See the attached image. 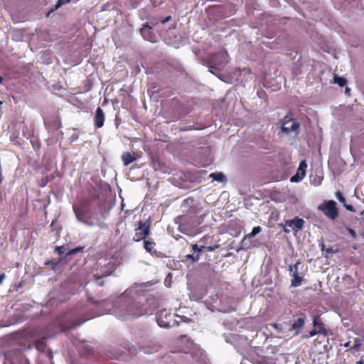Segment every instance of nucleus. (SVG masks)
Returning <instances> with one entry per match:
<instances>
[{
  "instance_id": "nucleus-27",
  "label": "nucleus",
  "mask_w": 364,
  "mask_h": 364,
  "mask_svg": "<svg viewBox=\"0 0 364 364\" xmlns=\"http://www.w3.org/2000/svg\"><path fill=\"white\" fill-rule=\"evenodd\" d=\"M321 250H322L323 255L325 252L326 257H328V255L333 252V248L332 247H328L326 248V246L324 245L323 243L321 244Z\"/></svg>"
},
{
  "instance_id": "nucleus-37",
  "label": "nucleus",
  "mask_w": 364,
  "mask_h": 364,
  "mask_svg": "<svg viewBox=\"0 0 364 364\" xmlns=\"http://www.w3.org/2000/svg\"><path fill=\"white\" fill-rule=\"evenodd\" d=\"M325 339L323 338V336H319L316 340H315V343H322L323 341H324Z\"/></svg>"
},
{
  "instance_id": "nucleus-14",
  "label": "nucleus",
  "mask_w": 364,
  "mask_h": 364,
  "mask_svg": "<svg viewBox=\"0 0 364 364\" xmlns=\"http://www.w3.org/2000/svg\"><path fill=\"white\" fill-rule=\"evenodd\" d=\"M105 119V113L103 112V109L100 107H97L96 109L95 115V118H94L95 125L97 128H101L104 125Z\"/></svg>"
},
{
  "instance_id": "nucleus-46",
  "label": "nucleus",
  "mask_w": 364,
  "mask_h": 364,
  "mask_svg": "<svg viewBox=\"0 0 364 364\" xmlns=\"http://www.w3.org/2000/svg\"><path fill=\"white\" fill-rule=\"evenodd\" d=\"M345 91H346V93H347V94H348V93H349V92H350V89L349 87H346V90H345Z\"/></svg>"
},
{
  "instance_id": "nucleus-24",
  "label": "nucleus",
  "mask_w": 364,
  "mask_h": 364,
  "mask_svg": "<svg viewBox=\"0 0 364 364\" xmlns=\"http://www.w3.org/2000/svg\"><path fill=\"white\" fill-rule=\"evenodd\" d=\"M68 245H64L61 246H58L55 248V252L60 256L65 255V257H67L66 252L68 251Z\"/></svg>"
},
{
  "instance_id": "nucleus-11",
  "label": "nucleus",
  "mask_w": 364,
  "mask_h": 364,
  "mask_svg": "<svg viewBox=\"0 0 364 364\" xmlns=\"http://www.w3.org/2000/svg\"><path fill=\"white\" fill-rule=\"evenodd\" d=\"M304 220L302 218L299 217H295L292 220H286L283 230L286 233H289L291 232V228L292 230H298L303 228L304 225Z\"/></svg>"
},
{
  "instance_id": "nucleus-3",
  "label": "nucleus",
  "mask_w": 364,
  "mask_h": 364,
  "mask_svg": "<svg viewBox=\"0 0 364 364\" xmlns=\"http://www.w3.org/2000/svg\"><path fill=\"white\" fill-rule=\"evenodd\" d=\"M228 61L229 56L227 51L221 50L211 55L206 62V65L210 73L225 82L226 75L221 73V71Z\"/></svg>"
},
{
  "instance_id": "nucleus-33",
  "label": "nucleus",
  "mask_w": 364,
  "mask_h": 364,
  "mask_svg": "<svg viewBox=\"0 0 364 364\" xmlns=\"http://www.w3.org/2000/svg\"><path fill=\"white\" fill-rule=\"evenodd\" d=\"M336 198L337 199L341 202L344 205H346V199L345 198V196H343V194L341 192V191H338L336 193Z\"/></svg>"
},
{
  "instance_id": "nucleus-48",
  "label": "nucleus",
  "mask_w": 364,
  "mask_h": 364,
  "mask_svg": "<svg viewBox=\"0 0 364 364\" xmlns=\"http://www.w3.org/2000/svg\"><path fill=\"white\" fill-rule=\"evenodd\" d=\"M3 105V102L2 101H0V110L1 109V106Z\"/></svg>"
},
{
  "instance_id": "nucleus-7",
  "label": "nucleus",
  "mask_w": 364,
  "mask_h": 364,
  "mask_svg": "<svg viewBox=\"0 0 364 364\" xmlns=\"http://www.w3.org/2000/svg\"><path fill=\"white\" fill-rule=\"evenodd\" d=\"M281 131L285 134L294 133L298 134L300 124L296 122L290 115H286L281 120Z\"/></svg>"
},
{
  "instance_id": "nucleus-19",
  "label": "nucleus",
  "mask_w": 364,
  "mask_h": 364,
  "mask_svg": "<svg viewBox=\"0 0 364 364\" xmlns=\"http://www.w3.org/2000/svg\"><path fill=\"white\" fill-rule=\"evenodd\" d=\"M122 161L124 166H128L129 164L136 161V158L134 154L127 152L122 155Z\"/></svg>"
},
{
  "instance_id": "nucleus-43",
  "label": "nucleus",
  "mask_w": 364,
  "mask_h": 364,
  "mask_svg": "<svg viewBox=\"0 0 364 364\" xmlns=\"http://www.w3.org/2000/svg\"><path fill=\"white\" fill-rule=\"evenodd\" d=\"M350 341H348V342L345 343L343 344V346H344V347H346V348H348V347H349V348H350Z\"/></svg>"
},
{
  "instance_id": "nucleus-16",
  "label": "nucleus",
  "mask_w": 364,
  "mask_h": 364,
  "mask_svg": "<svg viewBox=\"0 0 364 364\" xmlns=\"http://www.w3.org/2000/svg\"><path fill=\"white\" fill-rule=\"evenodd\" d=\"M303 274L299 272V269L294 270V272L292 274V279L291 280V286L292 287H297L301 284L303 281Z\"/></svg>"
},
{
  "instance_id": "nucleus-15",
  "label": "nucleus",
  "mask_w": 364,
  "mask_h": 364,
  "mask_svg": "<svg viewBox=\"0 0 364 364\" xmlns=\"http://www.w3.org/2000/svg\"><path fill=\"white\" fill-rule=\"evenodd\" d=\"M144 247L146 251L151 255L159 256L156 249V243L151 239L144 240Z\"/></svg>"
},
{
  "instance_id": "nucleus-8",
  "label": "nucleus",
  "mask_w": 364,
  "mask_h": 364,
  "mask_svg": "<svg viewBox=\"0 0 364 364\" xmlns=\"http://www.w3.org/2000/svg\"><path fill=\"white\" fill-rule=\"evenodd\" d=\"M318 210L331 220H335L338 216V208L334 200H327L318 206Z\"/></svg>"
},
{
  "instance_id": "nucleus-38",
  "label": "nucleus",
  "mask_w": 364,
  "mask_h": 364,
  "mask_svg": "<svg viewBox=\"0 0 364 364\" xmlns=\"http://www.w3.org/2000/svg\"><path fill=\"white\" fill-rule=\"evenodd\" d=\"M348 232H349V233H350V235L352 238H355V237L356 233H355V232L353 230L348 229Z\"/></svg>"
},
{
  "instance_id": "nucleus-2",
  "label": "nucleus",
  "mask_w": 364,
  "mask_h": 364,
  "mask_svg": "<svg viewBox=\"0 0 364 364\" xmlns=\"http://www.w3.org/2000/svg\"><path fill=\"white\" fill-rule=\"evenodd\" d=\"M192 211L195 213V215L190 217V220L188 215L176 219V223H179L178 230L188 236H194L199 232L198 227L204 223L205 218H213V215L197 205L193 208Z\"/></svg>"
},
{
  "instance_id": "nucleus-34",
  "label": "nucleus",
  "mask_w": 364,
  "mask_h": 364,
  "mask_svg": "<svg viewBox=\"0 0 364 364\" xmlns=\"http://www.w3.org/2000/svg\"><path fill=\"white\" fill-rule=\"evenodd\" d=\"M202 298V296H196L193 292L190 294V299L192 301H198Z\"/></svg>"
},
{
  "instance_id": "nucleus-13",
  "label": "nucleus",
  "mask_w": 364,
  "mask_h": 364,
  "mask_svg": "<svg viewBox=\"0 0 364 364\" xmlns=\"http://www.w3.org/2000/svg\"><path fill=\"white\" fill-rule=\"evenodd\" d=\"M306 321L305 315H301L296 320H295L291 326V330L295 331V335H299L301 329L304 326Z\"/></svg>"
},
{
  "instance_id": "nucleus-5",
  "label": "nucleus",
  "mask_w": 364,
  "mask_h": 364,
  "mask_svg": "<svg viewBox=\"0 0 364 364\" xmlns=\"http://www.w3.org/2000/svg\"><path fill=\"white\" fill-rule=\"evenodd\" d=\"M73 209L78 222L89 227L95 225L91 210L85 204L73 205Z\"/></svg>"
},
{
  "instance_id": "nucleus-17",
  "label": "nucleus",
  "mask_w": 364,
  "mask_h": 364,
  "mask_svg": "<svg viewBox=\"0 0 364 364\" xmlns=\"http://www.w3.org/2000/svg\"><path fill=\"white\" fill-rule=\"evenodd\" d=\"M363 344V341L360 338H355L353 340V345L350 347L347 350L353 354L360 350V346Z\"/></svg>"
},
{
  "instance_id": "nucleus-35",
  "label": "nucleus",
  "mask_w": 364,
  "mask_h": 364,
  "mask_svg": "<svg viewBox=\"0 0 364 364\" xmlns=\"http://www.w3.org/2000/svg\"><path fill=\"white\" fill-rule=\"evenodd\" d=\"M171 19V16H168L164 18H161L160 20H159V22H161V23H165L168 21H169Z\"/></svg>"
},
{
  "instance_id": "nucleus-22",
  "label": "nucleus",
  "mask_w": 364,
  "mask_h": 364,
  "mask_svg": "<svg viewBox=\"0 0 364 364\" xmlns=\"http://www.w3.org/2000/svg\"><path fill=\"white\" fill-rule=\"evenodd\" d=\"M193 357L196 358L198 362H202L205 358V354L203 350L201 349H198L197 351L193 353Z\"/></svg>"
},
{
  "instance_id": "nucleus-4",
  "label": "nucleus",
  "mask_w": 364,
  "mask_h": 364,
  "mask_svg": "<svg viewBox=\"0 0 364 364\" xmlns=\"http://www.w3.org/2000/svg\"><path fill=\"white\" fill-rule=\"evenodd\" d=\"M33 347L38 352L36 364H54L53 362V353L50 348H47L46 338H39L32 345L29 346V348Z\"/></svg>"
},
{
  "instance_id": "nucleus-9",
  "label": "nucleus",
  "mask_w": 364,
  "mask_h": 364,
  "mask_svg": "<svg viewBox=\"0 0 364 364\" xmlns=\"http://www.w3.org/2000/svg\"><path fill=\"white\" fill-rule=\"evenodd\" d=\"M135 230L136 232L133 237L134 241L139 242L141 240L144 241V240H147L146 237L150 233V222H143L141 220L139 221L138 227Z\"/></svg>"
},
{
  "instance_id": "nucleus-44",
  "label": "nucleus",
  "mask_w": 364,
  "mask_h": 364,
  "mask_svg": "<svg viewBox=\"0 0 364 364\" xmlns=\"http://www.w3.org/2000/svg\"><path fill=\"white\" fill-rule=\"evenodd\" d=\"M279 326H280V325H279V324H278V323H274V327L276 329H277V330L279 329Z\"/></svg>"
},
{
  "instance_id": "nucleus-42",
  "label": "nucleus",
  "mask_w": 364,
  "mask_h": 364,
  "mask_svg": "<svg viewBox=\"0 0 364 364\" xmlns=\"http://www.w3.org/2000/svg\"><path fill=\"white\" fill-rule=\"evenodd\" d=\"M6 274H0V284L2 283L3 280L5 279Z\"/></svg>"
},
{
  "instance_id": "nucleus-28",
  "label": "nucleus",
  "mask_w": 364,
  "mask_h": 364,
  "mask_svg": "<svg viewBox=\"0 0 364 364\" xmlns=\"http://www.w3.org/2000/svg\"><path fill=\"white\" fill-rule=\"evenodd\" d=\"M84 248L85 247L79 246L77 247L70 250L66 252V256L72 255L77 252H82Z\"/></svg>"
},
{
  "instance_id": "nucleus-39",
  "label": "nucleus",
  "mask_w": 364,
  "mask_h": 364,
  "mask_svg": "<svg viewBox=\"0 0 364 364\" xmlns=\"http://www.w3.org/2000/svg\"><path fill=\"white\" fill-rule=\"evenodd\" d=\"M21 364H30L29 360L26 358H21Z\"/></svg>"
},
{
  "instance_id": "nucleus-10",
  "label": "nucleus",
  "mask_w": 364,
  "mask_h": 364,
  "mask_svg": "<svg viewBox=\"0 0 364 364\" xmlns=\"http://www.w3.org/2000/svg\"><path fill=\"white\" fill-rule=\"evenodd\" d=\"M312 324L314 328L309 331L311 337L318 334L322 336L323 339L327 338L328 335V330L326 328L324 323L318 317H314Z\"/></svg>"
},
{
  "instance_id": "nucleus-6",
  "label": "nucleus",
  "mask_w": 364,
  "mask_h": 364,
  "mask_svg": "<svg viewBox=\"0 0 364 364\" xmlns=\"http://www.w3.org/2000/svg\"><path fill=\"white\" fill-rule=\"evenodd\" d=\"M173 316L168 310L164 309L156 312V320L160 327L169 328L175 323L178 325V323L173 319Z\"/></svg>"
},
{
  "instance_id": "nucleus-31",
  "label": "nucleus",
  "mask_w": 364,
  "mask_h": 364,
  "mask_svg": "<svg viewBox=\"0 0 364 364\" xmlns=\"http://www.w3.org/2000/svg\"><path fill=\"white\" fill-rule=\"evenodd\" d=\"M307 168V164L305 160L301 161L298 171L299 172H304L306 173V169Z\"/></svg>"
},
{
  "instance_id": "nucleus-30",
  "label": "nucleus",
  "mask_w": 364,
  "mask_h": 364,
  "mask_svg": "<svg viewBox=\"0 0 364 364\" xmlns=\"http://www.w3.org/2000/svg\"><path fill=\"white\" fill-rule=\"evenodd\" d=\"M71 1V0H58L55 5V7L54 9H53V10H56L58 9H59L60 7H61L64 4H68Z\"/></svg>"
},
{
  "instance_id": "nucleus-12",
  "label": "nucleus",
  "mask_w": 364,
  "mask_h": 364,
  "mask_svg": "<svg viewBox=\"0 0 364 364\" xmlns=\"http://www.w3.org/2000/svg\"><path fill=\"white\" fill-rule=\"evenodd\" d=\"M153 26H150L148 22L144 23L140 28V33L142 38L147 41L155 42L156 35L153 31Z\"/></svg>"
},
{
  "instance_id": "nucleus-45",
  "label": "nucleus",
  "mask_w": 364,
  "mask_h": 364,
  "mask_svg": "<svg viewBox=\"0 0 364 364\" xmlns=\"http://www.w3.org/2000/svg\"><path fill=\"white\" fill-rule=\"evenodd\" d=\"M358 364H364V360L360 359L359 361L357 362Z\"/></svg>"
},
{
  "instance_id": "nucleus-20",
  "label": "nucleus",
  "mask_w": 364,
  "mask_h": 364,
  "mask_svg": "<svg viewBox=\"0 0 364 364\" xmlns=\"http://www.w3.org/2000/svg\"><path fill=\"white\" fill-rule=\"evenodd\" d=\"M223 338L225 341L228 343H231L232 345H235V341H237L238 336L232 333H224Z\"/></svg>"
},
{
  "instance_id": "nucleus-49",
  "label": "nucleus",
  "mask_w": 364,
  "mask_h": 364,
  "mask_svg": "<svg viewBox=\"0 0 364 364\" xmlns=\"http://www.w3.org/2000/svg\"><path fill=\"white\" fill-rule=\"evenodd\" d=\"M361 215H364V210L361 212Z\"/></svg>"
},
{
  "instance_id": "nucleus-40",
  "label": "nucleus",
  "mask_w": 364,
  "mask_h": 364,
  "mask_svg": "<svg viewBox=\"0 0 364 364\" xmlns=\"http://www.w3.org/2000/svg\"><path fill=\"white\" fill-rule=\"evenodd\" d=\"M346 208L348 210H350V211H353L354 210V208L352 205H346Z\"/></svg>"
},
{
  "instance_id": "nucleus-21",
  "label": "nucleus",
  "mask_w": 364,
  "mask_h": 364,
  "mask_svg": "<svg viewBox=\"0 0 364 364\" xmlns=\"http://www.w3.org/2000/svg\"><path fill=\"white\" fill-rule=\"evenodd\" d=\"M192 250L193 251V254L195 255H198V257H200V254L204 251V245H198V244H193L191 245Z\"/></svg>"
},
{
  "instance_id": "nucleus-41",
  "label": "nucleus",
  "mask_w": 364,
  "mask_h": 364,
  "mask_svg": "<svg viewBox=\"0 0 364 364\" xmlns=\"http://www.w3.org/2000/svg\"><path fill=\"white\" fill-rule=\"evenodd\" d=\"M343 280L348 282L350 280H352V277L350 275H345V277H343Z\"/></svg>"
},
{
  "instance_id": "nucleus-36",
  "label": "nucleus",
  "mask_w": 364,
  "mask_h": 364,
  "mask_svg": "<svg viewBox=\"0 0 364 364\" xmlns=\"http://www.w3.org/2000/svg\"><path fill=\"white\" fill-rule=\"evenodd\" d=\"M216 247L213 246H204V250L212 252L214 251Z\"/></svg>"
},
{
  "instance_id": "nucleus-26",
  "label": "nucleus",
  "mask_w": 364,
  "mask_h": 364,
  "mask_svg": "<svg viewBox=\"0 0 364 364\" xmlns=\"http://www.w3.org/2000/svg\"><path fill=\"white\" fill-rule=\"evenodd\" d=\"M262 230V228L260 226H256L254 227L252 230V232L247 236L249 238H252L255 237L257 234H259Z\"/></svg>"
},
{
  "instance_id": "nucleus-29",
  "label": "nucleus",
  "mask_w": 364,
  "mask_h": 364,
  "mask_svg": "<svg viewBox=\"0 0 364 364\" xmlns=\"http://www.w3.org/2000/svg\"><path fill=\"white\" fill-rule=\"evenodd\" d=\"M186 257V260L191 261V262H197L200 259V257H198V255H195L194 254H188Z\"/></svg>"
},
{
  "instance_id": "nucleus-32",
  "label": "nucleus",
  "mask_w": 364,
  "mask_h": 364,
  "mask_svg": "<svg viewBox=\"0 0 364 364\" xmlns=\"http://www.w3.org/2000/svg\"><path fill=\"white\" fill-rule=\"evenodd\" d=\"M301 267V262L298 261L294 264L290 265L289 267V270L290 272H292V274H293L294 272V270L299 269Z\"/></svg>"
},
{
  "instance_id": "nucleus-25",
  "label": "nucleus",
  "mask_w": 364,
  "mask_h": 364,
  "mask_svg": "<svg viewBox=\"0 0 364 364\" xmlns=\"http://www.w3.org/2000/svg\"><path fill=\"white\" fill-rule=\"evenodd\" d=\"M334 82L338 84L340 87H344L347 81L346 78L337 76L336 75H334Z\"/></svg>"
},
{
  "instance_id": "nucleus-1",
  "label": "nucleus",
  "mask_w": 364,
  "mask_h": 364,
  "mask_svg": "<svg viewBox=\"0 0 364 364\" xmlns=\"http://www.w3.org/2000/svg\"><path fill=\"white\" fill-rule=\"evenodd\" d=\"M112 265L102 267L96 269L88 281L85 283V289L88 301L96 304L98 313L87 314L88 307L82 304H78L65 315L62 327L64 331L73 329L81 326L86 321L103 314H113L122 321L133 320L144 315L152 314L154 311L155 301L147 297L144 292L145 284H139L127 289L123 294L112 299L99 300L101 288L105 281V277L112 272Z\"/></svg>"
},
{
  "instance_id": "nucleus-23",
  "label": "nucleus",
  "mask_w": 364,
  "mask_h": 364,
  "mask_svg": "<svg viewBox=\"0 0 364 364\" xmlns=\"http://www.w3.org/2000/svg\"><path fill=\"white\" fill-rule=\"evenodd\" d=\"M304 176H305L304 172L297 171V173L296 174H294V176H292L291 177L290 181L293 182V183H298V182L301 181L304 178Z\"/></svg>"
},
{
  "instance_id": "nucleus-18",
  "label": "nucleus",
  "mask_w": 364,
  "mask_h": 364,
  "mask_svg": "<svg viewBox=\"0 0 364 364\" xmlns=\"http://www.w3.org/2000/svg\"><path fill=\"white\" fill-rule=\"evenodd\" d=\"M210 178H213V181L225 183L227 181V178L222 172L212 173L209 176Z\"/></svg>"
},
{
  "instance_id": "nucleus-47",
  "label": "nucleus",
  "mask_w": 364,
  "mask_h": 364,
  "mask_svg": "<svg viewBox=\"0 0 364 364\" xmlns=\"http://www.w3.org/2000/svg\"><path fill=\"white\" fill-rule=\"evenodd\" d=\"M4 81L3 77L0 75V84H2Z\"/></svg>"
}]
</instances>
